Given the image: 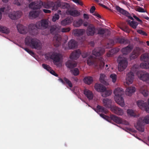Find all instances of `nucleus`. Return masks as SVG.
Here are the masks:
<instances>
[{
	"label": "nucleus",
	"instance_id": "48",
	"mask_svg": "<svg viewBox=\"0 0 149 149\" xmlns=\"http://www.w3.org/2000/svg\"><path fill=\"white\" fill-rule=\"evenodd\" d=\"M105 75L103 74H100V81L102 83L105 84V81L104 80Z\"/></svg>",
	"mask_w": 149,
	"mask_h": 149
},
{
	"label": "nucleus",
	"instance_id": "30",
	"mask_svg": "<svg viewBox=\"0 0 149 149\" xmlns=\"http://www.w3.org/2000/svg\"><path fill=\"white\" fill-rule=\"evenodd\" d=\"M77 45V42L73 39L71 40L68 42V47L70 49L75 48Z\"/></svg>",
	"mask_w": 149,
	"mask_h": 149
},
{
	"label": "nucleus",
	"instance_id": "29",
	"mask_svg": "<svg viewBox=\"0 0 149 149\" xmlns=\"http://www.w3.org/2000/svg\"><path fill=\"white\" fill-rule=\"evenodd\" d=\"M85 30L82 29H75L73 30V33L75 36H80L85 32Z\"/></svg>",
	"mask_w": 149,
	"mask_h": 149
},
{
	"label": "nucleus",
	"instance_id": "53",
	"mask_svg": "<svg viewBox=\"0 0 149 149\" xmlns=\"http://www.w3.org/2000/svg\"><path fill=\"white\" fill-rule=\"evenodd\" d=\"M42 67L45 69L46 70L48 71L51 70V67L48 65L43 64L42 65Z\"/></svg>",
	"mask_w": 149,
	"mask_h": 149
},
{
	"label": "nucleus",
	"instance_id": "22",
	"mask_svg": "<svg viewBox=\"0 0 149 149\" xmlns=\"http://www.w3.org/2000/svg\"><path fill=\"white\" fill-rule=\"evenodd\" d=\"M84 93L89 100L93 99L94 95L92 91L88 89H85L84 91Z\"/></svg>",
	"mask_w": 149,
	"mask_h": 149
},
{
	"label": "nucleus",
	"instance_id": "44",
	"mask_svg": "<svg viewBox=\"0 0 149 149\" xmlns=\"http://www.w3.org/2000/svg\"><path fill=\"white\" fill-rule=\"evenodd\" d=\"M114 41L112 39H109V42L104 47L105 48H108L111 47L114 44Z\"/></svg>",
	"mask_w": 149,
	"mask_h": 149
},
{
	"label": "nucleus",
	"instance_id": "58",
	"mask_svg": "<svg viewBox=\"0 0 149 149\" xmlns=\"http://www.w3.org/2000/svg\"><path fill=\"white\" fill-rule=\"evenodd\" d=\"M136 10L140 12L144 13L146 12V11L144 9L140 7H137L136 9Z\"/></svg>",
	"mask_w": 149,
	"mask_h": 149
},
{
	"label": "nucleus",
	"instance_id": "55",
	"mask_svg": "<svg viewBox=\"0 0 149 149\" xmlns=\"http://www.w3.org/2000/svg\"><path fill=\"white\" fill-rule=\"evenodd\" d=\"M18 19L20 18L21 16L22 13L21 11H17L16 12H14Z\"/></svg>",
	"mask_w": 149,
	"mask_h": 149
},
{
	"label": "nucleus",
	"instance_id": "1",
	"mask_svg": "<svg viewBox=\"0 0 149 149\" xmlns=\"http://www.w3.org/2000/svg\"><path fill=\"white\" fill-rule=\"evenodd\" d=\"M25 43L26 45L29 46L32 49L40 50L42 48V44L40 40L30 36H28L25 38Z\"/></svg>",
	"mask_w": 149,
	"mask_h": 149
},
{
	"label": "nucleus",
	"instance_id": "51",
	"mask_svg": "<svg viewBox=\"0 0 149 149\" xmlns=\"http://www.w3.org/2000/svg\"><path fill=\"white\" fill-rule=\"evenodd\" d=\"M59 18V16L58 14H55L54 16L52 17V21L54 22L56 20H58Z\"/></svg>",
	"mask_w": 149,
	"mask_h": 149
},
{
	"label": "nucleus",
	"instance_id": "4",
	"mask_svg": "<svg viewBox=\"0 0 149 149\" xmlns=\"http://www.w3.org/2000/svg\"><path fill=\"white\" fill-rule=\"evenodd\" d=\"M144 123L149 124V115L145 116L143 119L139 118L134 126L139 131L141 132H143L144 131V128L143 125Z\"/></svg>",
	"mask_w": 149,
	"mask_h": 149
},
{
	"label": "nucleus",
	"instance_id": "8",
	"mask_svg": "<svg viewBox=\"0 0 149 149\" xmlns=\"http://www.w3.org/2000/svg\"><path fill=\"white\" fill-rule=\"evenodd\" d=\"M137 75L139 79L143 81L147 82L149 80V74L146 72H139Z\"/></svg>",
	"mask_w": 149,
	"mask_h": 149
},
{
	"label": "nucleus",
	"instance_id": "14",
	"mask_svg": "<svg viewBox=\"0 0 149 149\" xmlns=\"http://www.w3.org/2000/svg\"><path fill=\"white\" fill-rule=\"evenodd\" d=\"M146 104L142 100H139L137 102V104L139 108L149 113V107L146 106Z\"/></svg>",
	"mask_w": 149,
	"mask_h": 149
},
{
	"label": "nucleus",
	"instance_id": "39",
	"mask_svg": "<svg viewBox=\"0 0 149 149\" xmlns=\"http://www.w3.org/2000/svg\"><path fill=\"white\" fill-rule=\"evenodd\" d=\"M84 81L85 83L90 85L93 82V79L92 77H85L84 79Z\"/></svg>",
	"mask_w": 149,
	"mask_h": 149
},
{
	"label": "nucleus",
	"instance_id": "56",
	"mask_svg": "<svg viewBox=\"0 0 149 149\" xmlns=\"http://www.w3.org/2000/svg\"><path fill=\"white\" fill-rule=\"evenodd\" d=\"M121 29L127 33H129L130 31L129 28L126 26L122 27L121 28Z\"/></svg>",
	"mask_w": 149,
	"mask_h": 149
},
{
	"label": "nucleus",
	"instance_id": "45",
	"mask_svg": "<svg viewBox=\"0 0 149 149\" xmlns=\"http://www.w3.org/2000/svg\"><path fill=\"white\" fill-rule=\"evenodd\" d=\"M140 66L142 68H149V62L146 61V62L142 63L140 64Z\"/></svg>",
	"mask_w": 149,
	"mask_h": 149
},
{
	"label": "nucleus",
	"instance_id": "36",
	"mask_svg": "<svg viewBox=\"0 0 149 149\" xmlns=\"http://www.w3.org/2000/svg\"><path fill=\"white\" fill-rule=\"evenodd\" d=\"M121 51L123 54H127L130 51V45L129 44L128 46L122 49Z\"/></svg>",
	"mask_w": 149,
	"mask_h": 149
},
{
	"label": "nucleus",
	"instance_id": "34",
	"mask_svg": "<svg viewBox=\"0 0 149 149\" xmlns=\"http://www.w3.org/2000/svg\"><path fill=\"white\" fill-rule=\"evenodd\" d=\"M100 116L102 117L109 122H111L112 120L113 121V119L112 118V117L113 116H116L113 115H111L110 116V117H109V116L105 115L103 113L100 114Z\"/></svg>",
	"mask_w": 149,
	"mask_h": 149
},
{
	"label": "nucleus",
	"instance_id": "60",
	"mask_svg": "<svg viewBox=\"0 0 149 149\" xmlns=\"http://www.w3.org/2000/svg\"><path fill=\"white\" fill-rule=\"evenodd\" d=\"M70 30L69 27L63 28L61 29V31L63 32H67L69 31Z\"/></svg>",
	"mask_w": 149,
	"mask_h": 149
},
{
	"label": "nucleus",
	"instance_id": "18",
	"mask_svg": "<svg viewBox=\"0 0 149 149\" xmlns=\"http://www.w3.org/2000/svg\"><path fill=\"white\" fill-rule=\"evenodd\" d=\"M61 36L58 34H56L53 38V42L56 43L54 44V46L56 47H57L61 45Z\"/></svg>",
	"mask_w": 149,
	"mask_h": 149
},
{
	"label": "nucleus",
	"instance_id": "43",
	"mask_svg": "<svg viewBox=\"0 0 149 149\" xmlns=\"http://www.w3.org/2000/svg\"><path fill=\"white\" fill-rule=\"evenodd\" d=\"M112 92L109 90H105L104 92H102V95L103 97H106L110 95L111 93Z\"/></svg>",
	"mask_w": 149,
	"mask_h": 149
},
{
	"label": "nucleus",
	"instance_id": "33",
	"mask_svg": "<svg viewBox=\"0 0 149 149\" xmlns=\"http://www.w3.org/2000/svg\"><path fill=\"white\" fill-rule=\"evenodd\" d=\"M67 13L68 14L73 17H77L80 15V13L76 10H68L67 11Z\"/></svg>",
	"mask_w": 149,
	"mask_h": 149
},
{
	"label": "nucleus",
	"instance_id": "23",
	"mask_svg": "<svg viewBox=\"0 0 149 149\" xmlns=\"http://www.w3.org/2000/svg\"><path fill=\"white\" fill-rule=\"evenodd\" d=\"M116 8L118 12L122 14L127 17L129 19H130V15L128 12L118 6H116Z\"/></svg>",
	"mask_w": 149,
	"mask_h": 149
},
{
	"label": "nucleus",
	"instance_id": "64",
	"mask_svg": "<svg viewBox=\"0 0 149 149\" xmlns=\"http://www.w3.org/2000/svg\"><path fill=\"white\" fill-rule=\"evenodd\" d=\"M96 8L94 6H92L90 9V12L91 13H93L94 12Z\"/></svg>",
	"mask_w": 149,
	"mask_h": 149
},
{
	"label": "nucleus",
	"instance_id": "20",
	"mask_svg": "<svg viewBox=\"0 0 149 149\" xmlns=\"http://www.w3.org/2000/svg\"><path fill=\"white\" fill-rule=\"evenodd\" d=\"M55 6H56V8L60 7L63 9L66 8L67 9H68L70 7V5L68 3L60 1L57 2L55 3Z\"/></svg>",
	"mask_w": 149,
	"mask_h": 149
},
{
	"label": "nucleus",
	"instance_id": "63",
	"mask_svg": "<svg viewBox=\"0 0 149 149\" xmlns=\"http://www.w3.org/2000/svg\"><path fill=\"white\" fill-rule=\"evenodd\" d=\"M89 54L88 52H84L81 54V56L83 58H85Z\"/></svg>",
	"mask_w": 149,
	"mask_h": 149
},
{
	"label": "nucleus",
	"instance_id": "24",
	"mask_svg": "<svg viewBox=\"0 0 149 149\" xmlns=\"http://www.w3.org/2000/svg\"><path fill=\"white\" fill-rule=\"evenodd\" d=\"M58 81L63 84L68 85L70 88L72 87V84L71 81L65 77L63 79L62 78H59L58 79Z\"/></svg>",
	"mask_w": 149,
	"mask_h": 149
},
{
	"label": "nucleus",
	"instance_id": "40",
	"mask_svg": "<svg viewBox=\"0 0 149 149\" xmlns=\"http://www.w3.org/2000/svg\"><path fill=\"white\" fill-rule=\"evenodd\" d=\"M97 108L98 111L99 112H101L106 114L108 112V110L106 109L99 105L97 106Z\"/></svg>",
	"mask_w": 149,
	"mask_h": 149
},
{
	"label": "nucleus",
	"instance_id": "59",
	"mask_svg": "<svg viewBox=\"0 0 149 149\" xmlns=\"http://www.w3.org/2000/svg\"><path fill=\"white\" fill-rule=\"evenodd\" d=\"M141 92L145 96H147L148 95V92L146 90H143V88L141 89Z\"/></svg>",
	"mask_w": 149,
	"mask_h": 149
},
{
	"label": "nucleus",
	"instance_id": "42",
	"mask_svg": "<svg viewBox=\"0 0 149 149\" xmlns=\"http://www.w3.org/2000/svg\"><path fill=\"white\" fill-rule=\"evenodd\" d=\"M82 20L81 19H80L77 21H74L73 25L75 27H79L82 24Z\"/></svg>",
	"mask_w": 149,
	"mask_h": 149
},
{
	"label": "nucleus",
	"instance_id": "11",
	"mask_svg": "<svg viewBox=\"0 0 149 149\" xmlns=\"http://www.w3.org/2000/svg\"><path fill=\"white\" fill-rule=\"evenodd\" d=\"M37 26L39 29H42L46 28L48 26V22L46 19H42L41 21L37 22Z\"/></svg>",
	"mask_w": 149,
	"mask_h": 149
},
{
	"label": "nucleus",
	"instance_id": "54",
	"mask_svg": "<svg viewBox=\"0 0 149 149\" xmlns=\"http://www.w3.org/2000/svg\"><path fill=\"white\" fill-rule=\"evenodd\" d=\"M137 32L139 34L144 36H147V33L143 31V30L141 29H138L137 30Z\"/></svg>",
	"mask_w": 149,
	"mask_h": 149
},
{
	"label": "nucleus",
	"instance_id": "5",
	"mask_svg": "<svg viewBox=\"0 0 149 149\" xmlns=\"http://www.w3.org/2000/svg\"><path fill=\"white\" fill-rule=\"evenodd\" d=\"M130 71L128 72L127 74L126 79V82L124 83L126 89L125 90V93L127 95L130 96Z\"/></svg>",
	"mask_w": 149,
	"mask_h": 149
},
{
	"label": "nucleus",
	"instance_id": "61",
	"mask_svg": "<svg viewBox=\"0 0 149 149\" xmlns=\"http://www.w3.org/2000/svg\"><path fill=\"white\" fill-rule=\"evenodd\" d=\"M49 72L51 74L56 77H57L58 76V74H57L54 70H52L51 68V70H49Z\"/></svg>",
	"mask_w": 149,
	"mask_h": 149
},
{
	"label": "nucleus",
	"instance_id": "62",
	"mask_svg": "<svg viewBox=\"0 0 149 149\" xmlns=\"http://www.w3.org/2000/svg\"><path fill=\"white\" fill-rule=\"evenodd\" d=\"M72 1L82 6L83 5L82 2L80 1L79 0H72Z\"/></svg>",
	"mask_w": 149,
	"mask_h": 149
},
{
	"label": "nucleus",
	"instance_id": "6",
	"mask_svg": "<svg viewBox=\"0 0 149 149\" xmlns=\"http://www.w3.org/2000/svg\"><path fill=\"white\" fill-rule=\"evenodd\" d=\"M118 68L119 71L121 72L124 70L127 67L128 65V62L125 59H118Z\"/></svg>",
	"mask_w": 149,
	"mask_h": 149
},
{
	"label": "nucleus",
	"instance_id": "21",
	"mask_svg": "<svg viewBox=\"0 0 149 149\" xmlns=\"http://www.w3.org/2000/svg\"><path fill=\"white\" fill-rule=\"evenodd\" d=\"M95 90L97 91L103 92L106 90L105 87L101 84L96 83L94 86Z\"/></svg>",
	"mask_w": 149,
	"mask_h": 149
},
{
	"label": "nucleus",
	"instance_id": "41",
	"mask_svg": "<svg viewBox=\"0 0 149 149\" xmlns=\"http://www.w3.org/2000/svg\"><path fill=\"white\" fill-rule=\"evenodd\" d=\"M141 59L143 61H147L149 59V54L145 53L142 54L141 56Z\"/></svg>",
	"mask_w": 149,
	"mask_h": 149
},
{
	"label": "nucleus",
	"instance_id": "27",
	"mask_svg": "<svg viewBox=\"0 0 149 149\" xmlns=\"http://www.w3.org/2000/svg\"><path fill=\"white\" fill-rule=\"evenodd\" d=\"M40 13V11H30L29 13V18L31 19L36 18L39 15Z\"/></svg>",
	"mask_w": 149,
	"mask_h": 149
},
{
	"label": "nucleus",
	"instance_id": "13",
	"mask_svg": "<svg viewBox=\"0 0 149 149\" xmlns=\"http://www.w3.org/2000/svg\"><path fill=\"white\" fill-rule=\"evenodd\" d=\"M29 33L31 35H34L37 32V29H38L37 26V22L35 24H30L28 26Z\"/></svg>",
	"mask_w": 149,
	"mask_h": 149
},
{
	"label": "nucleus",
	"instance_id": "7",
	"mask_svg": "<svg viewBox=\"0 0 149 149\" xmlns=\"http://www.w3.org/2000/svg\"><path fill=\"white\" fill-rule=\"evenodd\" d=\"M97 30L95 26L93 24L89 25L86 30V34L88 36H93L96 33V30Z\"/></svg>",
	"mask_w": 149,
	"mask_h": 149
},
{
	"label": "nucleus",
	"instance_id": "3",
	"mask_svg": "<svg viewBox=\"0 0 149 149\" xmlns=\"http://www.w3.org/2000/svg\"><path fill=\"white\" fill-rule=\"evenodd\" d=\"M102 102L104 106L106 107L110 108L111 111L114 113L119 116H122L124 112L122 109L115 106H111L110 105L111 102V100L104 99Z\"/></svg>",
	"mask_w": 149,
	"mask_h": 149
},
{
	"label": "nucleus",
	"instance_id": "25",
	"mask_svg": "<svg viewBox=\"0 0 149 149\" xmlns=\"http://www.w3.org/2000/svg\"><path fill=\"white\" fill-rule=\"evenodd\" d=\"M115 100L116 102L122 107H123L125 104L124 99L122 97H114Z\"/></svg>",
	"mask_w": 149,
	"mask_h": 149
},
{
	"label": "nucleus",
	"instance_id": "37",
	"mask_svg": "<svg viewBox=\"0 0 149 149\" xmlns=\"http://www.w3.org/2000/svg\"><path fill=\"white\" fill-rule=\"evenodd\" d=\"M71 19L69 18H67L61 21V24L63 26L70 24L72 22Z\"/></svg>",
	"mask_w": 149,
	"mask_h": 149
},
{
	"label": "nucleus",
	"instance_id": "19",
	"mask_svg": "<svg viewBox=\"0 0 149 149\" xmlns=\"http://www.w3.org/2000/svg\"><path fill=\"white\" fill-rule=\"evenodd\" d=\"M61 55L60 54L54 53L51 55L50 58L53 61L54 63L59 62L60 60Z\"/></svg>",
	"mask_w": 149,
	"mask_h": 149
},
{
	"label": "nucleus",
	"instance_id": "9",
	"mask_svg": "<svg viewBox=\"0 0 149 149\" xmlns=\"http://www.w3.org/2000/svg\"><path fill=\"white\" fill-rule=\"evenodd\" d=\"M17 28L18 32L20 34H26L29 31L28 28L21 24H18L17 26Z\"/></svg>",
	"mask_w": 149,
	"mask_h": 149
},
{
	"label": "nucleus",
	"instance_id": "10",
	"mask_svg": "<svg viewBox=\"0 0 149 149\" xmlns=\"http://www.w3.org/2000/svg\"><path fill=\"white\" fill-rule=\"evenodd\" d=\"M42 4V2L40 1H36L30 3L29 5L30 8L33 9L40 8Z\"/></svg>",
	"mask_w": 149,
	"mask_h": 149
},
{
	"label": "nucleus",
	"instance_id": "17",
	"mask_svg": "<svg viewBox=\"0 0 149 149\" xmlns=\"http://www.w3.org/2000/svg\"><path fill=\"white\" fill-rule=\"evenodd\" d=\"M81 54V51L79 50H76L71 54L70 58L71 59L77 60L79 58Z\"/></svg>",
	"mask_w": 149,
	"mask_h": 149
},
{
	"label": "nucleus",
	"instance_id": "28",
	"mask_svg": "<svg viewBox=\"0 0 149 149\" xmlns=\"http://www.w3.org/2000/svg\"><path fill=\"white\" fill-rule=\"evenodd\" d=\"M114 93L115 95V96L122 97V95L124 93L123 89L122 88H118L114 91Z\"/></svg>",
	"mask_w": 149,
	"mask_h": 149
},
{
	"label": "nucleus",
	"instance_id": "31",
	"mask_svg": "<svg viewBox=\"0 0 149 149\" xmlns=\"http://www.w3.org/2000/svg\"><path fill=\"white\" fill-rule=\"evenodd\" d=\"M119 51V49L118 48L111 49L107 53V56L108 57L112 56L113 54L118 52Z\"/></svg>",
	"mask_w": 149,
	"mask_h": 149
},
{
	"label": "nucleus",
	"instance_id": "26",
	"mask_svg": "<svg viewBox=\"0 0 149 149\" xmlns=\"http://www.w3.org/2000/svg\"><path fill=\"white\" fill-rule=\"evenodd\" d=\"M65 65L69 68H73L76 67L77 63L74 61L69 60L66 62Z\"/></svg>",
	"mask_w": 149,
	"mask_h": 149
},
{
	"label": "nucleus",
	"instance_id": "35",
	"mask_svg": "<svg viewBox=\"0 0 149 149\" xmlns=\"http://www.w3.org/2000/svg\"><path fill=\"white\" fill-rule=\"evenodd\" d=\"M42 6H43L44 8H49L53 6L56 7V6H55V4L54 5V3L52 1H49L47 2H42Z\"/></svg>",
	"mask_w": 149,
	"mask_h": 149
},
{
	"label": "nucleus",
	"instance_id": "46",
	"mask_svg": "<svg viewBox=\"0 0 149 149\" xmlns=\"http://www.w3.org/2000/svg\"><path fill=\"white\" fill-rule=\"evenodd\" d=\"M118 40L120 43L124 44H127L129 42L128 40L123 38H119Z\"/></svg>",
	"mask_w": 149,
	"mask_h": 149
},
{
	"label": "nucleus",
	"instance_id": "15",
	"mask_svg": "<svg viewBox=\"0 0 149 149\" xmlns=\"http://www.w3.org/2000/svg\"><path fill=\"white\" fill-rule=\"evenodd\" d=\"M144 51V50L142 48L139 47L136 48L132 52V54H131V58H135L137 57L140 53Z\"/></svg>",
	"mask_w": 149,
	"mask_h": 149
},
{
	"label": "nucleus",
	"instance_id": "52",
	"mask_svg": "<svg viewBox=\"0 0 149 149\" xmlns=\"http://www.w3.org/2000/svg\"><path fill=\"white\" fill-rule=\"evenodd\" d=\"M138 24V23L136 22L132 21L131 22V26L134 29H136Z\"/></svg>",
	"mask_w": 149,
	"mask_h": 149
},
{
	"label": "nucleus",
	"instance_id": "47",
	"mask_svg": "<svg viewBox=\"0 0 149 149\" xmlns=\"http://www.w3.org/2000/svg\"><path fill=\"white\" fill-rule=\"evenodd\" d=\"M8 16L9 17L13 20H15L18 19L14 12H13V13L9 14Z\"/></svg>",
	"mask_w": 149,
	"mask_h": 149
},
{
	"label": "nucleus",
	"instance_id": "32",
	"mask_svg": "<svg viewBox=\"0 0 149 149\" xmlns=\"http://www.w3.org/2000/svg\"><path fill=\"white\" fill-rule=\"evenodd\" d=\"M97 34L100 35H103L105 34V35H109L110 32L108 29H104L101 28H99L98 30Z\"/></svg>",
	"mask_w": 149,
	"mask_h": 149
},
{
	"label": "nucleus",
	"instance_id": "12",
	"mask_svg": "<svg viewBox=\"0 0 149 149\" xmlns=\"http://www.w3.org/2000/svg\"><path fill=\"white\" fill-rule=\"evenodd\" d=\"M104 48L100 47L96 48L92 51V54L96 56H99L103 54L104 52Z\"/></svg>",
	"mask_w": 149,
	"mask_h": 149
},
{
	"label": "nucleus",
	"instance_id": "50",
	"mask_svg": "<svg viewBox=\"0 0 149 149\" xmlns=\"http://www.w3.org/2000/svg\"><path fill=\"white\" fill-rule=\"evenodd\" d=\"M110 77L112 79V81L113 83H115L117 79V75L115 74H111L110 75Z\"/></svg>",
	"mask_w": 149,
	"mask_h": 149
},
{
	"label": "nucleus",
	"instance_id": "49",
	"mask_svg": "<svg viewBox=\"0 0 149 149\" xmlns=\"http://www.w3.org/2000/svg\"><path fill=\"white\" fill-rule=\"evenodd\" d=\"M71 71L72 74L75 76H77L79 74V71L78 69L77 68H75L72 70Z\"/></svg>",
	"mask_w": 149,
	"mask_h": 149
},
{
	"label": "nucleus",
	"instance_id": "16",
	"mask_svg": "<svg viewBox=\"0 0 149 149\" xmlns=\"http://www.w3.org/2000/svg\"><path fill=\"white\" fill-rule=\"evenodd\" d=\"M112 118L113 119V121L117 124H122L126 125L129 124L128 122L116 116H113Z\"/></svg>",
	"mask_w": 149,
	"mask_h": 149
},
{
	"label": "nucleus",
	"instance_id": "2",
	"mask_svg": "<svg viewBox=\"0 0 149 149\" xmlns=\"http://www.w3.org/2000/svg\"><path fill=\"white\" fill-rule=\"evenodd\" d=\"M86 61L88 65L89 66L94 65L95 67L99 66L100 69L103 68L105 65L103 58H100L99 59L97 60L95 57L92 56H89Z\"/></svg>",
	"mask_w": 149,
	"mask_h": 149
},
{
	"label": "nucleus",
	"instance_id": "57",
	"mask_svg": "<svg viewBox=\"0 0 149 149\" xmlns=\"http://www.w3.org/2000/svg\"><path fill=\"white\" fill-rule=\"evenodd\" d=\"M24 49L26 52L29 53L31 55L33 56L34 55V53L32 52L31 50H30L27 48H23Z\"/></svg>",
	"mask_w": 149,
	"mask_h": 149
},
{
	"label": "nucleus",
	"instance_id": "38",
	"mask_svg": "<svg viewBox=\"0 0 149 149\" xmlns=\"http://www.w3.org/2000/svg\"><path fill=\"white\" fill-rule=\"evenodd\" d=\"M0 31L7 34L9 33L10 30L6 26L0 25Z\"/></svg>",
	"mask_w": 149,
	"mask_h": 149
}]
</instances>
